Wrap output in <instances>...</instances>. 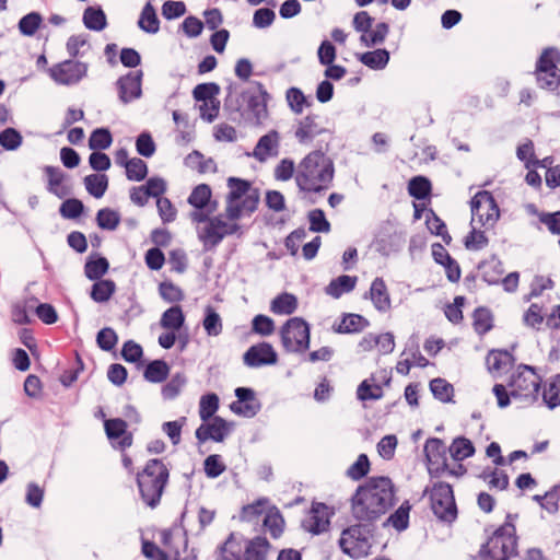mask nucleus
<instances>
[{
  "label": "nucleus",
  "instance_id": "obj_45",
  "mask_svg": "<svg viewBox=\"0 0 560 560\" xmlns=\"http://www.w3.org/2000/svg\"><path fill=\"white\" fill-rule=\"evenodd\" d=\"M43 18L38 12H30L19 21V31L24 36H33L39 28Z\"/></svg>",
  "mask_w": 560,
  "mask_h": 560
},
{
  "label": "nucleus",
  "instance_id": "obj_40",
  "mask_svg": "<svg viewBox=\"0 0 560 560\" xmlns=\"http://www.w3.org/2000/svg\"><path fill=\"white\" fill-rule=\"evenodd\" d=\"M219 409V397L214 393H209L201 396L199 401V417L206 422L213 419L214 413Z\"/></svg>",
  "mask_w": 560,
  "mask_h": 560
},
{
  "label": "nucleus",
  "instance_id": "obj_55",
  "mask_svg": "<svg viewBox=\"0 0 560 560\" xmlns=\"http://www.w3.org/2000/svg\"><path fill=\"white\" fill-rule=\"evenodd\" d=\"M203 328L208 336H219L222 331V320L220 315L211 307L206 310L203 318Z\"/></svg>",
  "mask_w": 560,
  "mask_h": 560
},
{
  "label": "nucleus",
  "instance_id": "obj_17",
  "mask_svg": "<svg viewBox=\"0 0 560 560\" xmlns=\"http://www.w3.org/2000/svg\"><path fill=\"white\" fill-rule=\"evenodd\" d=\"M332 511L325 503L314 502L310 511V517L304 522V527L313 535H319L328 530Z\"/></svg>",
  "mask_w": 560,
  "mask_h": 560
},
{
  "label": "nucleus",
  "instance_id": "obj_61",
  "mask_svg": "<svg viewBox=\"0 0 560 560\" xmlns=\"http://www.w3.org/2000/svg\"><path fill=\"white\" fill-rule=\"evenodd\" d=\"M474 328L477 334L483 335L492 328L491 313L486 308H477L474 313Z\"/></svg>",
  "mask_w": 560,
  "mask_h": 560
},
{
  "label": "nucleus",
  "instance_id": "obj_18",
  "mask_svg": "<svg viewBox=\"0 0 560 560\" xmlns=\"http://www.w3.org/2000/svg\"><path fill=\"white\" fill-rule=\"evenodd\" d=\"M319 118L316 114H307L299 120L294 137L301 144L311 143L317 136L329 132L328 129L320 126L317 121Z\"/></svg>",
  "mask_w": 560,
  "mask_h": 560
},
{
  "label": "nucleus",
  "instance_id": "obj_11",
  "mask_svg": "<svg viewBox=\"0 0 560 560\" xmlns=\"http://www.w3.org/2000/svg\"><path fill=\"white\" fill-rule=\"evenodd\" d=\"M220 93V85L215 82L200 83L192 90V96L197 102H203L199 106L200 117L212 122L219 115L220 101L215 97Z\"/></svg>",
  "mask_w": 560,
  "mask_h": 560
},
{
  "label": "nucleus",
  "instance_id": "obj_20",
  "mask_svg": "<svg viewBox=\"0 0 560 560\" xmlns=\"http://www.w3.org/2000/svg\"><path fill=\"white\" fill-rule=\"evenodd\" d=\"M255 84L258 89V94H252L247 96V109L253 115L255 125H260L262 120L268 116V92L266 91L262 83L255 82Z\"/></svg>",
  "mask_w": 560,
  "mask_h": 560
},
{
  "label": "nucleus",
  "instance_id": "obj_1",
  "mask_svg": "<svg viewBox=\"0 0 560 560\" xmlns=\"http://www.w3.org/2000/svg\"><path fill=\"white\" fill-rule=\"evenodd\" d=\"M334 174L332 160L323 150H314L299 163L295 183L301 191L320 194L331 186Z\"/></svg>",
  "mask_w": 560,
  "mask_h": 560
},
{
  "label": "nucleus",
  "instance_id": "obj_58",
  "mask_svg": "<svg viewBox=\"0 0 560 560\" xmlns=\"http://www.w3.org/2000/svg\"><path fill=\"white\" fill-rule=\"evenodd\" d=\"M225 469L226 466L222 462V457L218 454L209 455L203 462V470L208 478H218Z\"/></svg>",
  "mask_w": 560,
  "mask_h": 560
},
{
  "label": "nucleus",
  "instance_id": "obj_32",
  "mask_svg": "<svg viewBox=\"0 0 560 560\" xmlns=\"http://www.w3.org/2000/svg\"><path fill=\"white\" fill-rule=\"evenodd\" d=\"M285 98L289 108L296 115L302 114L305 107H310L313 104V100L305 96L302 90L295 86L287 90Z\"/></svg>",
  "mask_w": 560,
  "mask_h": 560
},
{
  "label": "nucleus",
  "instance_id": "obj_36",
  "mask_svg": "<svg viewBox=\"0 0 560 560\" xmlns=\"http://www.w3.org/2000/svg\"><path fill=\"white\" fill-rule=\"evenodd\" d=\"M88 192L94 198H102L108 188V177L105 174H90L84 177Z\"/></svg>",
  "mask_w": 560,
  "mask_h": 560
},
{
  "label": "nucleus",
  "instance_id": "obj_19",
  "mask_svg": "<svg viewBox=\"0 0 560 560\" xmlns=\"http://www.w3.org/2000/svg\"><path fill=\"white\" fill-rule=\"evenodd\" d=\"M224 228L225 221H223L220 217H213L211 220H209V223L198 234L205 250H212L223 241L225 237L223 234Z\"/></svg>",
  "mask_w": 560,
  "mask_h": 560
},
{
  "label": "nucleus",
  "instance_id": "obj_54",
  "mask_svg": "<svg viewBox=\"0 0 560 560\" xmlns=\"http://www.w3.org/2000/svg\"><path fill=\"white\" fill-rule=\"evenodd\" d=\"M370 460L366 454H360L357 460L347 469L346 475L352 480H360L368 475Z\"/></svg>",
  "mask_w": 560,
  "mask_h": 560
},
{
  "label": "nucleus",
  "instance_id": "obj_60",
  "mask_svg": "<svg viewBox=\"0 0 560 560\" xmlns=\"http://www.w3.org/2000/svg\"><path fill=\"white\" fill-rule=\"evenodd\" d=\"M370 298L378 311L385 310V281L377 277L370 288Z\"/></svg>",
  "mask_w": 560,
  "mask_h": 560
},
{
  "label": "nucleus",
  "instance_id": "obj_64",
  "mask_svg": "<svg viewBox=\"0 0 560 560\" xmlns=\"http://www.w3.org/2000/svg\"><path fill=\"white\" fill-rule=\"evenodd\" d=\"M542 399L551 409L560 405V374L557 375L549 387L544 390Z\"/></svg>",
  "mask_w": 560,
  "mask_h": 560
},
{
  "label": "nucleus",
  "instance_id": "obj_46",
  "mask_svg": "<svg viewBox=\"0 0 560 560\" xmlns=\"http://www.w3.org/2000/svg\"><path fill=\"white\" fill-rule=\"evenodd\" d=\"M187 380L183 373H176L172 378L162 387V397L166 400L175 399L182 388L185 386Z\"/></svg>",
  "mask_w": 560,
  "mask_h": 560
},
{
  "label": "nucleus",
  "instance_id": "obj_25",
  "mask_svg": "<svg viewBox=\"0 0 560 560\" xmlns=\"http://www.w3.org/2000/svg\"><path fill=\"white\" fill-rule=\"evenodd\" d=\"M368 325L369 322L362 315L348 313L343 314L338 325H334V330L338 334H357L362 331Z\"/></svg>",
  "mask_w": 560,
  "mask_h": 560
},
{
  "label": "nucleus",
  "instance_id": "obj_47",
  "mask_svg": "<svg viewBox=\"0 0 560 560\" xmlns=\"http://www.w3.org/2000/svg\"><path fill=\"white\" fill-rule=\"evenodd\" d=\"M269 511L264 518V526L268 528L272 538H279L283 533L284 520L277 508Z\"/></svg>",
  "mask_w": 560,
  "mask_h": 560
},
{
  "label": "nucleus",
  "instance_id": "obj_62",
  "mask_svg": "<svg viewBox=\"0 0 560 560\" xmlns=\"http://www.w3.org/2000/svg\"><path fill=\"white\" fill-rule=\"evenodd\" d=\"M118 336L110 327L102 328L96 336V343L103 351H112L117 345Z\"/></svg>",
  "mask_w": 560,
  "mask_h": 560
},
{
  "label": "nucleus",
  "instance_id": "obj_31",
  "mask_svg": "<svg viewBox=\"0 0 560 560\" xmlns=\"http://www.w3.org/2000/svg\"><path fill=\"white\" fill-rule=\"evenodd\" d=\"M170 374V365L164 360H153L144 369L143 377L150 383H162Z\"/></svg>",
  "mask_w": 560,
  "mask_h": 560
},
{
  "label": "nucleus",
  "instance_id": "obj_57",
  "mask_svg": "<svg viewBox=\"0 0 560 560\" xmlns=\"http://www.w3.org/2000/svg\"><path fill=\"white\" fill-rule=\"evenodd\" d=\"M22 141L21 133L12 127H8L0 132V145L4 150L14 151L22 144Z\"/></svg>",
  "mask_w": 560,
  "mask_h": 560
},
{
  "label": "nucleus",
  "instance_id": "obj_53",
  "mask_svg": "<svg viewBox=\"0 0 560 560\" xmlns=\"http://www.w3.org/2000/svg\"><path fill=\"white\" fill-rule=\"evenodd\" d=\"M357 397L361 401L376 400L383 397V388L381 385H372L368 380H364L358 386Z\"/></svg>",
  "mask_w": 560,
  "mask_h": 560
},
{
  "label": "nucleus",
  "instance_id": "obj_10",
  "mask_svg": "<svg viewBox=\"0 0 560 560\" xmlns=\"http://www.w3.org/2000/svg\"><path fill=\"white\" fill-rule=\"evenodd\" d=\"M470 225L476 223L479 224V226L488 229L492 228L499 219V207L489 191L483 190L477 192L470 201Z\"/></svg>",
  "mask_w": 560,
  "mask_h": 560
},
{
  "label": "nucleus",
  "instance_id": "obj_38",
  "mask_svg": "<svg viewBox=\"0 0 560 560\" xmlns=\"http://www.w3.org/2000/svg\"><path fill=\"white\" fill-rule=\"evenodd\" d=\"M411 504L404 501L402 504L387 517V525H390L397 532H402L409 526V513Z\"/></svg>",
  "mask_w": 560,
  "mask_h": 560
},
{
  "label": "nucleus",
  "instance_id": "obj_34",
  "mask_svg": "<svg viewBox=\"0 0 560 560\" xmlns=\"http://www.w3.org/2000/svg\"><path fill=\"white\" fill-rule=\"evenodd\" d=\"M109 262L107 258L97 255L90 257L84 265V275L88 279L96 281L103 280L102 277L108 271Z\"/></svg>",
  "mask_w": 560,
  "mask_h": 560
},
{
  "label": "nucleus",
  "instance_id": "obj_59",
  "mask_svg": "<svg viewBox=\"0 0 560 560\" xmlns=\"http://www.w3.org/2000/svg\"><path fill=\"white\" fill-rule=\"evenodd\" d=\"M136 150L144 158H151L155 153L156 145L150 132L143 131L137 137Z\"/></svg>",
  "mask_w": 560,
  "mask_h": 560
},
{
  "label": "nucleus",
  "instance_id": "obj_42",
  "mask_svg": "<svg viewBox=\"0 0 560 560\" xmlns=\"http://www.w3.org/2000/svg\"><path fill=\"white\" fill-rule=\"evenodd\" d=\"M430 390L432 392L434 398L439 399L442 402L452 401L454 395V387L451 383L445 381L444 378H434L430 382Z\"/></svg>",
  "mask_w": 560,
  "mask_h": 560
},
{
  "label": "nucleus",
  "instance_id": "obj_52",
  "mask_svg": "<svg viewBox=\"0 0 560 560\" xmlns=\"http://www.w3.org/2000/svg\"><path fill=\"white\" fill-rule=\"evenodd\" d=\"M125 168L126 176L129 180L141 182L148 175V165L139 158L130 159V162H128V165Z\"/></svg>",
  "mask_w": 560,
  "mask_h": 560
},
{
  "label": "nucleus",
  "instance_id": "obj_29",
  "mask_svg": "<svg viewBox=\"0 0 560 560\" xmlns=\"http://www.w3.org/2000/svg\"><path fill=\"white\" fill-rule=\"evenodd\" d=\"M138 26L145 33L156 34L160 30V20L156 15V11L152 3L149 1L142 8L140 18L138 20Z\"/></svg>",
  "mask_w": 560,
  "mask_h": 560
},
{
  "label": "nucleus",
  "instance_id": "obj_22",
  "mask_svg": "<svg viewBox=\"0 0 560 560\" xmlns=\"http://www.w3.org/2000/svg\"><path fill=\"white\" fill-rule=\"evenodd\" d=\"M245 539L231 533L226 540L219 547L218 560H243Z\"/></svg>",
  "mask_w": 560,
  "mask_h": 560
},
{
  "label": "nucleus",
  "instance_id": "obj_8",
  "mask_svg": "<svg viewBox=\"0 0 560 560\" xmlns=\"http://www.w3.org/2000/svg\"><path fill=\"white\" fill-rule=\"evenodd\" d=\"M540 377L534 369L528 365H522L517 372L512 375L509 386L513 398L524 399L526 401H536L538 398Z\"/></svg>",
  "mask_w": 560,
  "mask_h": 560
},
{
  "label": "nucleus",
  "instance_id": "obj_2",
  "mask_svg": "<svg viewBox=\"0 0 560 560\" xmlns=\"http://www.w3.org/2000/svg\"><path fill=\"white\" fill-rule=\"evenodd\" d=\"M351 502L357 520L372 522L378 518L385 513V476L371 477L359 486Z\"/></svg>",
  "mask_w": 560,
  "mask_h": 560
},
{
  "label": "nucleus",
  "instance_id": "obj_48",
  "mask_svg": "<svg viewBox=\"0 0 560 560\" xmlns=\"http://www.w3.org/2000/svg\"><path fill=\"white\" fill-rule=\"evenodd\" d=\"M159 294L167 303H179L184 300L183 290L172 281H163L159 284Z\"/></svg>",
  "mask_w": 560,
  "mask_h": 560
},
{
  "label": "nucleus",
  "instance_id": "obj_43",
  "mask_svg": "<svg viewBox=\"0 0 560 560\" xmlns=\"http://www.w3.org/2000/svg\"><path fill=\"white\" fill-rule=\"evenodd\" d=\"M450 453L455 460H464L475 453V447L468 439L456 438L450 446Z\"/></svg>",
  "mask_w": 560,
  "mask_h": 560
},
{
  "label": "nucleus",
  "instance_id": "obj_39",
  "mask_svg": "<svg viewBox=\"0 0 560 560\" xmlns=\"http://www.w3.org/2000/svg\"><path fill=\"white\" fill-rule=\"evenodd\" d=\"M113 143V136L107 128H96L92 131L89 139V148L93 151L108 149Z\"/></svg>",
  "mask_w": 560,
  "mask_h": 560
},
{
  "label": "nucleus",
  "instance_id": "obj_9",
  "mask_svg": "<svg viewBox=\"0 0 560 560\" xmlns=\"http://www.w3.org/2000/svg\"><path fill=\"white\" fill-rule=\"evenodd\" d=\"M431 509L433 514L443 522H453L457 516V509L451 485L436 482L430 491Z\"/></svg>",
  "mask_w": 560,
  "mask_h": 560
},
{
  "label": "nucleus",
  "instance_id": "obj_16",
  "mask_svg": "<svg viewBox=\"0 0 560 560\" xmlns=\"http://www.w3.org/2000/svg\"><path fill=\"white\" fill-rule=\"evenodd\" d=\"M211 420L210 423H202L197 428L195 435L199 443H205L208 440L222 442L233 428L232 422H228L219 416Z\"/></svg>",
  "mask_w": 560,
  "mask_h": 560
},
{
  "label": "nucleus",
  "instance_id": "obj_30",
  "mask_svg": "<svg viewBox=\"0 0 560 560\" xmlns=\"http://www.w3.org/2000/svg\"><path fill=\"white\" fill-rule=\"evenodd\" d=\"M513 362V357L505 350H492L486 358V363L490 372L501 373L508 370Z\"/></svg>",
  "mask_w": 560,
  "mask_h": 560
},
{
  "label": "nucleus",
  "instance_id": "obj_49",
  "mask_svg": "<svg viewBox=\"0 0 560 560\" xmlns=\"http://www.w3.org/2000/svg\"><path fill=\"white\" fill-rule=\"evenodd\" d=\"M424 454L427 463H436L438 459L446 458V448L442 440L432 438L425 442Z\"/></svg>",
  "mask_w": 560,
  "mask_h": 560
},
{
  "label": "nucleus",
  "instance_id": "obj_24",
  "mask_svg": "<svg viewBox=\"0 0 560 560\" xmlns=\"http://www.w3.org/2000/svg\"><path fill=\"white\" fill-rule=\"evenodd\" d=\"M270 547V542L265 536L245 539L243 560H266Z\"/></svg>",
  "mask_w": 560,
  "mask_h": 560
},
{
  "label": "nucleus",
  "instance_id": "obj_33",
  "mask_svg": "<svg viewBox=\"0 0 560 560\" xmlns=\"http://www.w3.org/2000/svg\"><path fill=\"white\" fill-rule=\"evenodd\" d=\"M116 292V283L112 279L96 280L91 288V299L97 303L107 302Z\"/></svg>",
  "mask_w": 560,
  "mask_h": 560
},
{
  "label": "nucleus",
  "instance_id": "obj_26",
  "mask_svg": "<svg viewBox=\"0 0 560 560\" xmlns=\"http://www.w3.org/2000/svg\"><path fill=\"white\" fill-rule=\"evenodd\" d=\"M358 278L355 276L342 275L332 279L325 288L327 295L339 299L342 294L351 292L357 284Z\"/></svg>",
  "mask_w": 560,
  "mask_h": 560
},
{
  "label": "nucleus",
  "instance_id": "obj_50",
  "mask_svg": "<svg viewBox=\"0 0 560 560\" xmlns=\"http://www.w3.org/2000/svg\"><path fill=\"white\" fill-rule=\"evenodd\" d=\"M479 224L474 223L471 231L465 237V247L469 250H480L488 245V237L480 230Z\"/></svg>",
  "mask_w": 560,
  "mask_h": 560
},
{
  "label": "nucleus",
  "instance_id": "obj_12",
  "mask_svg": "<svg viewBox=\"0 0 560 560\" xmlns=\"http://www.w3.org/2000/svg\"><path fill=\"white\" fill-rule=\"evenodd\" d=\"M86 73L88 63L72 59L59 62L49 69L51 79L62 85L77 84L86 77Z\"/></svg>",
  "mask_w": 560,
  "mask_h": 560
},
{
  "label": "nucleus",
  "instance_id": "obj_21",
  "mask_svg": "<svg viewBox=\"0 0 560 560\" xmlns=\"http://www.w3.org/2000/svg\"><path fill=\"white\" fill-rule=\"evenodd\" d=\"M279 132L270 130L258 140L253 152L254 158L259 162H265L270 156H277L279 154Z\"/></svg>",
  "mask_w": 560,
  "mask_h": 560
},
{
  "label": "nucleus",
  "instance_id": "obj_63",
  "mask_svg": "<svg viewBox=\"0 0 560 560\" xmlns=\"http://www.w3.org/2000/svg\"><path fill=\"white\" fill-rule=\"evenodd\" d=\"M84 211V205L77 198H70L63 201L60 206L59 212L66 219H77Z\"/></svg>",
  "mask_w": 560,
  "mask_h": 560
},
{
  "label": "nucleus",
  "instance_id": "obj_41",
  "mask_svg": "<svg viewBox=\"0 0 560 560\" xmlns=\"http://www.w3.org/2000/svg\"><path fill=\"white\" fill-rule=\"evenodd\" d=\"M211 198V188L207 184L196 186L188 197V203L198 210H203Z\"/></svg>",
  "mask_w": 560,
  "mask_h": 560
},
{
  "label": "nucleus",
  "instance_id": "obj_51",
  "mask_svg": "<svg viewBox=\"0 0 560 560\" xmlns=\"http://www.w3.org/2000/svg\"><path fill=\"white\" fill-rule=\"evenodd\" d=\"M408 191L410 196L418 200L425 199L431 192V183L423 176H416L410 179Z\"/></svg>",
  "mask_w": 560,
  "mask_h": 560
},
{
  "label": "nucleus",
  "instance_id": "obj_6",
  "mask_svg": "<svg viewBox=\"0 0 560 560\" xmlns=\"http://www.w3.org/2000/svg\"><path fill=\"white\" fill-rule=\"evenodd\" d=\"M310 337V325L302 317H291L280 328L281 345L289 353H303L308 350Z\"/></svg>",
  "mask_w": 560,
  "mask_h": 560
},
{
  "label": "nucleus",
  "instance_id": "obj_7",
  "mask_svg": "<svg viewBox=\"0 0 560 560\" xmlns=\"http://www.w3.org/2000/svg\"><path fill=\"white\" fill-rule=\"evenodd\" d=\"M560 52L553 47L542 50L537 60L535 77L540 89L555 91L560 85Z\"/></svg>",
  "mask_w": 560,
  "mask_h": 560
},
{
  "label": "nucleus",
  "instance_id": "obj_3",
  "mask_svg": "<svg viewBox=\"0 0 560 560\" xmlns=\"http://www.w3.org/2000/svg\"><path fill=\"white\" fill-rule=\"evenodd\" d=\"M170 469L160 458L149 459L143 469L137 474V486L142 501L155 509L168 483Z\"/></svg>",
  "mask_w": 560,
  "mask_h": 560
},
{
  "label": "nucleus",
  "instance_id": "obj_35",
  "mask_svg": "<svg viewBox=\"0 0 560 560\" xmlns=\"http://www.w3.org/2000/svg\"><path fill=\"white\" fill-rule=\"evenodd\" d=\"M185 323V316L179 305L167 308L160 319V325L165 329L179 330Z\"/></svg>",
  "mask_w": 560,
  "mask_h": 560
},
{
  "label": "nucleus",
  "instance_id": "obj_13",
  "mask_svg": "<svg viewBox=\"0 0 560 560\" xmlns=\"http://www.w3.org/2000/svg\"><path fill=\"white\" fill-rule=\"evenodd\" d=\"M234 394L237 400L230 405L232 412L246 418H253L260 411L261 402L257 399L253 388L237 387Z\"/></svg>",
  "mask_w": 560,
  "mask_h": 560
},
{
  "label": "nucleus",
  "instance_id": "obj_15",
  "mask_svg": "<svg viewBox=\"0 0 560 560\" xmlns=\"http://www.w3.org/2000/svg\"><path fill=\"white\" fill-rule=\"evenodd\" d=\"M243 362L248 368L273 365L278 362V353L271 343L262 341L247 349L243 355Z\"/></svg>",
  "mask_w": 560,
  "mask_h": 560
},
{
  "label": "nucleus",
  "instance_id": "obj_37",
  "mask_svg": "<svg viewBox=\"0 0 560 560\" xmlns=\"http://www.w3.org/2000/svg\"><path fill=\"white\" fill-rule=\"evenodd\" d=\"M44 171L48 176L47 190L50 194L57 196L58 198L66 197L69 194V191L65 188H60V185L65 178V174L60 171V168L55 166H46Z\"/></svg>",
  "mask_w": 560,
  "mask_h": 560
},
{
  "label": "nucleus",
  "instance_id": "obj_28",
  "mask_svg": "<svg viewBox=\"0 0 560 560\" xmlns=\"http://www.w3.org/2000/svg\"><path fill=\"white\" fill-rule=\"evenodd\" d=\"M82 21L90 31L100 32L107 26L106 14L101 7H88L83 12Z\"/></svg>",
  "mask_w": 560,
  "mask_h": 560
},
{
  "label": "nucleus",
  "instance_id": "obj_23",
  "mask_svg": "<svg viewBox=\"0 0 560 560\" xmlns=\"http://www.w3.org/2000/svg\"><path fill=\"white\" fill-rule=\"evenodd\" d=\"M360 529L355 527L347 528L342 532L339 539V546L341 550L352 558H357L361 555L362 545L364 539H360Z\"/></svg>",
  "mask_w": 560,
  "mask_h": 560
},
{
  "label": "nucleus",
  "instance_id": "obj_14",
  "mask_svg": "<svg viewBox=\"0 0 560 560\" xmlns=\"http://www.w3.org/2000/svg\"><path fill=\"white\" fill-rule=\"evenodd\" d=\"M142 78V70L131 71L118 78V80L116 81V86L118 90L119 101L122 104H128L141 97Z\"/></svg>",
  "mask_w": 560,
  "mask_h": 560
},
{
  "label": "nucleus",
  "instance_id": "obj_5",
  "mask_svg": "<svg viewBox=\"0 0 560 560\" xmlns=\"http://www.w3.org/2000/svg\"><path fill=\"white\" fill-rule=\"evenodd\" d=\"M510 518L508 515L506 522L481 546L475 560H509L516 555L515 526Z\"/></svg>",
  "mask_w": 560,
  "mask_h": 560
},
{
  "label": "nucleus",
  "instance_id": "obj_27",
  "mask_svg": "<svg viewBox=\"0 0 560 560\" xmlns=\"http://www.w3.org/2000/svg\"><path fill=\"white\" fill-rule=\"evenodd\" d=\"M298 308V299L294 294L283 292L278 294L270 304V311L277 315H291Z\"/></svg>",
  "mask_w": 560,
  "mask_h": 560
},
{
  "label": "nucleus",
  "instance_id": "obj_4",
  "mask_svg": "<svg viewBox=\"0 0 560 560\" xmlns=\"http://www.w3.org/2000/svg\"><path fill=\"white\" fill-rule=\"evenodd\" d=\"M225 213L229 220H238L244 212L250 214L256 211L259 203V189L253 188L249 180L229 177Z\"/></svg>",
  "mask_w": 560,
  "mask_h": 560
},
{
  "label": "nucleus",
  "instance_id": "obj_44",
  "mask_svg": "<svg viewBox=\"0 0 560 560\" xmlns=\"http://www.w3.org/2000/svg\"><path fill=\"white\" fill-rule=\"evenodd\" d=\"M96 222L98 228L103 230L113 231L120 223V214L116 210L103 208L100 209L96 213Z\"/></svg>",
  "mask_w": 560,
  "mask_h": 560
},
{
  "label": "nucleus",
  "instance_id": "obj_56",
  "mask_svg": "<svg viewBox=\"0 0 560 560\" xmlns=\"http://www.w3.org/2000/svg\"><path fill=\"white\" fill-rule=\"evenodd\" d=\"M310 231L317 233H328L330 231V223L326 219L322 209H313L308 212Z\"/></svg>",
  "mask_w": 560,
  "mask_h": 560
}]
</instances>
